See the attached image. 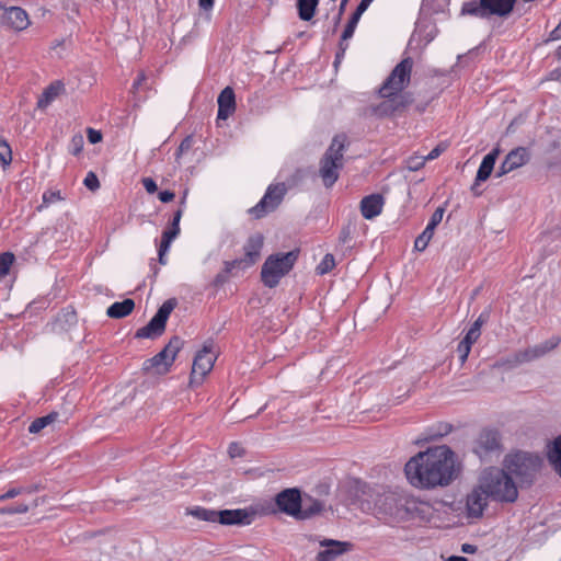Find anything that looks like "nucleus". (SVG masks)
<instances>
[{"label": "nucleus", "instance_id": "nucleus-3", "mask_svg": "<svg viewBox=\"0 0 561 561\" xmlns=\"http://www.w3.org/2000/svg\"><path fill=\"white\" fill-rule=\"evenodd\" d=\"M479 483L482 491L492 501L512 504L518 499V485L505 467L484 469L479 477Z\"/></svg>", "mask_w": 561, "mask_h": 561}, {"label": "nucleus", "instance_id": "nucleus-44", "mask_svg": "<svg viewBox=\"0 0 561 561\" xmlns=\"http://www.w3.org/2000/svg\"><path fill=\"white\" fill-rule=\"evenodd\" d=\"M490 314V309H484L477 318V320L471 324L470 329L481 332V327L489 321Z\"/></svg>", "mask_w": 561, "mask_h": 561}, {"label": "nucleus", "instance_id": "nucleus-39", "mask_svg": "<svg viewBox=\"0 0 561 561\" xmlns=\"http://www.w3.org/2000/svg\"><path fill=\"white\" fill-rule=\"evenodd\" d=\"M12 161V150L10 145L5 141L0 139V162L2 167H7Z\"/></svg>", "mask_w": 561, "mask_h": 561}, {"label": "nucleus", "instance_id": "nucleus-43", "mask_svg": "<svg viewBox=\"0 0 561 561\" xmlns=\"http://www.w3.org/2000/svg\"><path fill=\"white\" fill-rule=\"evenodd\" d=\"M83 184L88 190L92 192H95L100 187V181L96 174L92 171L88 172L83 180Z\"/></svg>", "mask_w": 561, "mask_h": 561}, {"label": "nucleus", "instance_id": "nucleus-63", "mask_svg": "<svg viewBox=\"0 0 561 561\" xmlns=\"http://www.w3.org/2000/svg\"><path fill=\"white\" fill-rule=\"evenodd\" d=\"M146 80H147V78H146L145 73L140 72L133 83V90H138L141 87L142 82H145Z\"/></svg>", "mask_w": 561, "mask_h": 561}, {"label": "nucleus", "instance_id": "nucleus-32", "mask_svg": "<svg viewBox=\"0 0 561 561\" xmlns=\"http://www.w3.org/2000/svg\"><path fill=\"white\" fill-rule=\"evenodd\" d=\"M320 0H297L296 8L298 18L301 21L309 22L313 19L317 12Z\"/></svg>", "mask_w": 561, "mask_h": 561}, {"label": "nucleus", "instance_id": "nucleus-4", "mask_svg": "<svg viewBox=\"0 0 561 561\" xmlns=\"http://www.w3.org/2000/svg\"><path fill=\"white\" fill-rule=\"evenodd\" d=\"M503 466L517 480L518 486L530 488L541 469L542 459L539 455L519 450L506 455Z\"/></svg>", "mask_w": 561, "mask_h": 561}, {"label": "nucleus", "instance_id": "nucleus-18", "mask_svg": "<svg viewBox=\"0 0 561 561\" xmlns=\"http://www.w3.org/2000/svg\"><path fill=\"white\" fill-rule=\"evenodd\" d=\"M0 22L1 25L14 31H23L30 25L28 14L21 7L5 8Z\"/></svg>", "mask_w": 561, "mask_h": 561}, {"label": "nucleus", "instance_id": "nucleus-14", "mask_svg": "<svg viewBox=\"0 0 561 561\" xmlns=\"http://www.w3.org/2000/svg\"><path fill=\"white\" fill-rule=\"evenodd\" d=\"M277 510L288 516L298 518L301 513L302 494L298 488H287L275 495Z\"/></svg>", "mask_w": 561, "mask_h": 561}, {"label": "nucleus", "instance_id": "nucleus-41", "mask_svg": "<svg viewBox=\"0 0 561 561\" xmlns=\"http://www.w3.org/2000/svg\"><path fill=\"white\" fill-rule=\"evenodd\" d=\"M248 267H250V266L248 264H245V262L243 261L242 257L224 262V270L228 274H230L234 268L245 270Z\"/></svg>", "mask_w": 561, "mask_h": 561}, {"label": "nucleus", "instance_id": "nucleus-15", "mask_svg": "<svg viewBox=\"0 0 561 561\" xmlns=\"http://www.w3.org/2000/svg\"><path fill=\"white\" fill-rule=\"evenodd\" d=\"M256 516L252 508L217 510L216 523L224 526H248Z\"/></svg>", "mask_w": 561, "mask_h": 561}, {"label": "nucleus", "instance_id": "nucleus-38", "mask_svg": "<svg viewBox=\"0 0 561 561\" xmlns=\"http://www.w3.org/2000/svg\"><path fill=\"white\" fill-rule=\"evenodd\" d=\"M334 266H335V260H334L333 254L327 253L323 256L322 261L317 266L316 271H317V274L324 275V274L331 272Z\"/></svg>", "mask_w": 561, "mask_h": 561}, {"label": "nucleus", "instance_id": "nucleus-22", "mask_svg": "<svg viewBox=\"0 0 561 561\" xmlns=\"http://www.w3.org/2000/svg\"><path fill=\"white\" fill-rule=\"evenodd\" d=\"M385 198L381 194L375 193L365 196L360 201V213L365 219H374L381 214Z\"/></svg>", "mask_w": 561, "mask_h": 561}, {"label": "nucleus", "instance_id": "nucleus-16", "mask_svg": "<svg viewBox=\"0 0 561 561\" xmlns=\"http://www.w3.org/2000/svg\"><path fill=\"white\" fill-rule=\"evenodd\" d=\"M530 160V152L526 147H517L511 150L499 167L495 178H501L523 165Z\"/></svg>", "mask_w": 561, "mask_h": 561}, {"label": "nucleus", "instance_id": "nucleus-24", "mask_svg": "<svg viewBox=\"0 0 561 561\" xmlns=\"http://www.w3.org/2000/svg\"><path fill=\"white\" fill-rule=\"evenodd\" d=\"M218 119H227L236 111V94L231 87H226L218 95Z\"/></svg>", "mask_w": 561, "mask_h": 561}, {"label": "nucleus", "instance_id": "nucleus-27", "mask_svg": "<svg viewBox=\"0 0 561 561\" xmlns=\"http://www.w3.org/2000/svg\"><path fill=\"white\" fill-rule=\"evenodd\" d=\"M323 507L324 505L322 501L313 499L309 495H306L305 497L302 496L301 513L298 514L297 520L312 518L313 516L320 514Z\"/></svg>", "mask_w": 561, "mask_h": 561}, {"label": "nucleus", "instance_id": "nucleus-6", "mask_svg": "<svg viewBox=\"0 0 561 561\" xmlns=\"http://www.w3.org/2000/svg\"><path fill=\"white\" fill-rule=\"evenodd\" d=\"M299 250L278 252L266 257L261 268V280L264 286L275 288L282 277L288 274L298 260Z\"/></svg>", "mask_w": 561, "mask_h": 561}, {"label": "nucleus", "instance_id": "nucleus-53", "mask_svg": "<svg viewBox=\"0 0 561 561\" xmlns=\"http://www.w3.org/2000/svg\"><path fill=\"white\" fill-rule=\"evenodd\" d=\"M561 342V339L559 336H552L551 339L545 341L541 343L542 350H545V355L549 353L550 351L554 350Z\"/></svg>", "mask_w": 561, "mask_h": 561}, {"label": "nucleus", "instance_id": "nucleus-64", "mask_svg": "<svg viewBox=\"0 0 561 561\" xmlns=\"http://www.w3.org/2000/svg\"><path fill=\"white\" fill-rule=\"evenodd\" d=\"M171 243L172 242H170L161 237V242H160L158 252H162V254H167L171 247Z\"/></svg>", "mask_w": 561, "mask_h": 561}, {"label": "nucleus", "instance_id": "nucleus-62", "mask_svg": "<svg viewBox=\"0 0 561 561\" xmlns=\"http://www.w3.org/2000/svg\"><path fill=\"white\" fill-rule=\"evenodd\" d=\"M560 38H561V20H560V23L549 34L550 41H558Z\"/></svg>", "mask_w": 561, "mask_h": 561}, {"label": "nucleus", "instance_id": "nucleus-54", "mask_svg": "<svg viewBox=\"0 0 561 561\" xmlns=\"http://www.w3.org/2000/svg\"><path fill=\"white\" fill-rule=\"evenodd\" d=\"M180 227L170 225V227L162 232V238L172 242L180 234Z\"/></svg>", "mask_w": 561, "mask_h": 561}, {"label": "nucleus", "instance_id": "nucleus-23", "mask_svg": "<svg viewBox=\"0 0 561 561\" xmlns=\"http://www.w3.org/2000/svg\"><path fill=\"white\" fill-rule=\"evenodd\" d=\"M78 322L77 312L72 307L61 309L50 323L51 331L61 333L69 331Z\"/></svg>", "mask_w": 561, "mask_h": 561}, {"label": "nucleus", "instance_id": "nucleus-51", "mask_svg": "<svg viewBox=\"0 0 561 561\" xmlns=\"http://www.w3.org/2000/svg\"><path fill=\"white\" fill-rule=\"evenodd\" d=\"M25 491H26L25 488L12 486L5 493L0 495V502L9 500V499H13L20 494H24Z\"/></svg>", "mask_w": 561, "mask_h": 561}, {"label": "nucleus", "instance_id": "nucleus-57", "mask_svg": "<svg viewBox=\"0 0 561 561\" xmlns=\"http://www.w3.org/2000/svg\"><path fill=\"white\" fill-rule=\"evenodd\" d=\"M142 185H144L145 190L147 191V193H149V194H153L158 191V185H157L156 181L151 178H144Z\"/></svg>", "mask_w": 561, "mask_h": 561}, {"label": "nucleus", "instance_id": "nucleus-25", "mask_svg": "<svg viewBox=\"0 0 561 561\" xmlns=\"http://www.w3.org/2000/svg\"><path fill=\"white\" fill-rule=\"evenodd\" d=\"M501 150L499 147L493 148L489 153H486L477 171L476 175V184H480L482 182H485L490 175L492 174L494 170L495 162L499 158Z\"/></svg>", "mask_w": 561, "mask_h": 561}, {"label": "nucleus", "instance_id": "nucleus-56", "mask_svg": "<svg viewBox=\"0 0 561 561\" xmlns=\"http://www.w3.org/2000/svg\"><path fill=\"white\" fill-rule=\"evenodd\" d=\"M228 273L225 272V270H222V272L218 273L213 282H211V285L216 288H219L221 287L225 283H227L228 280Z\"/></svg>", "mask_w": 561, "mask_h": 561}, {"label": "nucleus", "instance_id": "nucleus-33", "mask_svg": "<svg viewBox=\"0 0 561 561\" xmlns=\"http://www.w3.org/2000/svg\"><path fill=\"white\" fill-rule=\"evenodd\" d=\"M216 511L203 506H193L185 510V515L193 516L198 520L216 523Z\"/></svg>", "mask_w": 561, "mask_h": 561}, {"label": "nucleus", "instance_id": "nucleus-48", "mask_svg": "<svg viewBox=\"0 0 561 561\" xmlns=\"http://www.w3.org/2000/svg\"><path fill=\"white\" fill-rule=\"evenodd\" d=\"M308 175V171L305 169H296L295 172L288 179L289 185H298Z\"/></svg>", "mask_w": 561, "mask_h": 561}, {"label": "nucleus", "instance_id": "nucleus-5", "mask_svg": "<svg viewBox=\"0 0 561 561\" xmlns=\"http://www.w3.org/2000/svg\"><path fill=\"white\" fill-rule=\"evenodd\" d=\"M347 137L345 134L335 135L320 159L319 175L323 185L332 187L339 179L340 170L343 169V156L346 148Z\"/></svg>", "mask_w": 561, "mask_h": 561}, {"label": "nucleus", "instance_id": "nucleus-37", "mask_svg": "<svg viewBox=\"0 0 561 561\" xmlns=\"http://www.w3.org/2000/svg\"><path fill=\"white\" fill-rule=\"evenodd\" d=\"M14 261L15 256L12 252L0 253V278L9 274Z\"/></svg>", "mask_w": 561, "mask_h": 561}, {"label": "nucleus", "instance_id": "nucleus-29", "mask_svg": "<svg viewBox=\"0 0 561 561\" xmlns=\"http://www.w3.org/2000/svg\"><path fill=\"white\" fill-rule=\"evenodd\" d=\"M135 308V301L131 298H126L123 301H116L112 304L107 310V317L112 319H122L133 312Z\"/></svg>", "mask_w": 561, "mask_h": 561}, {"label": "nucleus", "instance_id": "nucleus-30", "mask_svg": "<svg viewBox=\"0 0 561 561\" xmlns=\"http://www.w3.org/2000/svg\"><path fill=\"white\" fill-rule=\"evenodd\" d=\"M451 430H453L451 424L438 423L437 425L430 427L426 431V433L424 434V436L419 437L415 443L421 444V443L436 440V439L442 438L443 436L449 434L451 432Z\"/></svg>", "mask_w": 561, "mask_h": 561}, {"label": "nucleus", "instance_id": "nucleus-17", "mask_svg": "<svg viewBox=\"0 0 561 561\" xmlns=\"http://www.w3.org/2000/svg\"><path fill=\"white\" fill-rule=\"evenodd\" d=\"M501 448V435L499 431L485 428L479 434L474 453L482 457L491 453L500 451Z\"/></svg>", "mask_w": 561, "mask_h": 561}, {"label": "nucleus", "instance_id": "nucleus-36", "mask_svg": "<svg viewBox=\"0 0 561 561\" xmlns=\"http://www.w3.org/2000/svg\"><path fill=\"white\" fill-rule=\"evenodd\" d=\"M38 504V499H35L31 505L25 503L11 504L0 507V515L24 514L28 512L30 507H37Z\"/></svg>", "mask_w": 561, "mask_h": 561}, {"label": "nucleus", "instance_id": "nucleus-8", "mask_svg": "<svg viewBox=\"0 0 561 561\" xmlns=\"http://www.w3.org/2000/svg\"><path fill=\"white\" fill-rule=\"evenodd\" d=\"M183 345L184 341L180 336L173 335L169 343L159 353L144 362L142 370L146 374H168Z\"/></svg>", "mask_w": 561, "mask_h": 561}, {"label": "nucleus", "instance_id": "nucleus-2", "mask_svg": "<svg viewBox=\"0 0 561 561\" xmlns=\"http://www.w3.org/2000/svg\"><path fill=\"white\" fill-rule=\"evenodd\" d=\"M357 497L363 510L373 511L377 516L404 519L409 514L404 499L392 492H379L367 483H359Z\"/></svg>", "mask_w": 561, "mask_h": 561}, {"label": "nucleus", "instance_id": "nucleus-31", "mask_svg": "<svg viewBox=\"0 0 561 561\" xmlns=\"http://www.w3.org/2000/svg\"><path fill=\"white\" fill-rule=\"evenodd\" d=\"M547 458L554 471L561 477V435L557 436L549 445Z\"/></svg>", "mask_w": 561, "mask_h": 561}, {"label": "nucleus", "instance_id": "nucleus-60", "mask_svg": "<svg viewBox=\"0 0 561 561\" xmlns=\"http://www.w3.org/2000/svg\"><path fill=\"white\" fill-rule=\"evenodd\" d=\"M344 13H345V11H341V4H339L337 14L333 18V25L331 28V34L336 33Z\"/></svg>", "mask_w": 561, "mask_h": 561}, {"label": "nucleus", "instance_id": "nucleus-9", "mask_svg": "<svg viewBox=\"0 0 561 561\" xmlns=\"http://www.w3.org/2000/svg\"><path fill=\"white\" fill-rule=\"evenodd\" d=\"M413 68V59L411 57L403 58L389 73L378 93L380 96L391 94H401L405 87L410 83L411 72Z\"/></svg>", "mask_w": 561, "mask_h": 561}, {"label": "nucleus", "instance_id": "nucleus-1", "mask_svg": "<svg viewBox=\"0 0 561 561\" xmlns=\"http://www.w3.org/2000/svg\"><path fill=\"white\" fill-rule=\"evenodd\" d=\"M460 470L456 454L447 445L420 451L404 466L408 481L420 489L446 486L458 478Z\"/></svg>", "mask_w": 561, "mask_h": 561}, {"label": "nucleus", "instance_id": "nucleus-26", "mask_svg": "<svg viewBox=\"0 0 561 561\" xmlns=\"http://www.w3.org/2000/svg\"><path fill=\"white\" fill-rule=\"evenodd\" d=\"M371 4V1L369 0H360L358 5L356 7L355 11L351 14L343 32H342V41H347L353 37L356 26L362 18V15L365 13V11L369 8Z\"/></svg>", "mask_w": 561, "mask_h": 561}, {"label": "nucleus", "instance_id": "nucleus-49", "mask_svg": "<svg viewBox=\"0 0 561 561\" xmlns=\"http://www.w3.org/2000/svg\"><path fill=\"white\" fill-rule=\"evenodd\" d=\"M193 146V136L188 135L186 136L180 144V146L176 149L175 156L179 158L184 152L188 151Z\"/></svg>", "mask_w": 561, "mask_h": 561}, {"label": "nucleus", "instance_id": "nucleus-47", "mask_svg": "<svg viewBox=\"0 0 561 561\" xmlns=\"http://www.w3.org/2000/svg\"><path fill=\"white\" fill-rule=\"evenodd\" d=\"M425 160L426 159L424 157H410L407 160V168L410 171H417L424 165Z\"/></svg>", "mask_w": 561, "mask_h": 561}, {"label": "nucleus", "instance_id": "nucleus-11", "mask_svg": "<svg viewBox=\"0 0 561 561\" xmlns=\"http://www.w3.org/2000/svg\"><path fill=\"white\" fill-rule=\"evenodd\" d=\"M214 342L208 340L204 343L203 348L198 351L194 357L192 371L190 375V386H199L205 376L213 369L216 356L213 355Z\"/></svg>", "mask_w": 561, "mask_h": 561}, {"label": "nucleus", "instance_id": "nucleus-58", "mask_svg": "<svg viewBox=\"0 0 561 561\" xmlns=\"http://www.w3.org/2000/svg\"><path fill=\"white\" fill-rule=\"evenodd\" d=\"M481 335V332L474 331L472 329H469L467 333L465 334L462 341L467 342L468 344L472 345Z\"/></svg>", "mask_w": 561, "mask_h": 561}, {"label": "nucleus", "instance_id": "nucleus-10", "mask_svg": "<svg viewBox=\"0 0 561 561\" xmlns=\"http://www.w3.org/2000/svg\"><path fill=\"white\" fill-rule=\"evenodd\" d=\"M178 301L175 298L165 300L157 310L150 321L142 328L138 329L135 333L136 339H157L165 331L167 321L176 307Z\"/></svg>", "mask_w": 561, "mask_h": 561}, {"label": "nucleus", "instance_id": "nucleus-42", "mask_svg": "<svg viewBox=\"0 0 561 561\" xmlns=\"http://www.w3.org/2000/svg\"><path fill=\"white\" fill-rule=\"evenodd\" d=\"M83 145H84L83 137L79 134L75 135L70 140L69 152L72 156H78L82 151Z\"/></svg>", "mask_w": 561, "mask_h": 561}, {"label": "nucleus", "instance_id": "nucleus-12", "mask_svg": "<svg viewBox=\"0 0 561 561\" xmlns=\"http://www.w3.org/2000/svg\"><path fill=\"white\" fill-rule=\"evenodd\" d=\"M286 191L284 183L271 184L261 201L249 209V214L255 219L265 217L270 211L275 210L279 206Z\"/></svg>", "mask_w": 561, "mask_h": 561}, {"label": "nucleus", "instance_id": "nucleus-21", "mask_svg": "<svg viewBox=\"0 0 561 561\" xmlns=\"http://www.w3.org/2000/svg\"><path fill=\"white\" fill-rule=\"evenodd\" d=\"M264 244V237L262 233H254L248 238L243 245V261L249 266L254 265L260 256H261V250Z\"/></svg>", "mask_w": 561, "mask_h": 561}, {"label": "nucleus", "instance_id": "nucleus-34", "mask_svg": "<svg viewBox=\"0 0 561 561\" xmlns=\"http://www.w3.org/2000/svg\"><path fill=\"white\" fill-rule=\"evenodd\" d=\"M542 356H545V350H542L541 345L539 344L516 353L515 358L517 363L523 364L540 358Z\"/></svg>", "mask_w": 561, "mask_h": 561}, {"label": "nucleus", "instance_id": "nucleus-7", "mask_svg": "<svg viewBox=\"0 0 561 561\" xmlns=\"http://www.w3.org/2000/svg\"><path fill=\"white\" fill-rule=\"evenodd\" d=\"M517 0H479L462 3L460 15H471L488 20L491 16L508 18L516 5Z\"/></svg>", "mask_w": 561, "mask_h": 561}, {"label": "nucleus", "instance_id": "nucleus-45", "mask_svg": "<svg viewBox=\"0 0 561 561\" xmlns=\"http://www.w3.org/2000/svg\"><path fill=\"white\" fill-rule=\"evenodd\" d=\"M471 346L472 345L468 344L467 342H465L462 340L458 343L457 353H458L459 360L461 364L466 363V360L470 354Z\"/></svg>", "mask_w": 561, "mask_h": 561}, {"label": "nucleus", "instance_id": "nucleus-13", "mask_svg": "<svg viewBox=\"0 0 561 561\" xmlns=\"http://www.w3.org/2000/svg\"><path fill=\"white\" fill-rule=\"evenodd\" d=\"M381 98L385 100L377 105L370 106L371 114L379 118L392 116L412 103L410 93H397Z\"/></svg>", "mask_w": 561, "mask_h": 561}, {"label": "nucleus", "instance_id": "nucleus-20", "mask_svg": "<svg viewBox=\"0 0 561 561\" xmlns=\"http://www.w3.org/2000/svg\"><path fill=\"white\" fill-rule=\"evenodd\" d=\"M324 549L317 554V561H334L339 556L347 552L351 543L334 539H324L320 542Z\"/></svg>", "mask_w": 561, "mask_h": 561}, {"label": "nucleus", "instance_id": "nucleus-40", "mask_svg": "<svg viewBox=\"0 0 561 561\" xmlns=\"http://www.w3.org/2000/svg\"><path fill=\"white\" fill-rule=\"evenodd\" d=\"M432 237L433 233L424 229L423 232L415 239L414 249L420 252L424 251L428 245Z\"/></svg>", "mask_w": 561, "mask_h": 561}, {"label": "nucleus", "instance_id": "nucleus-28", "mask_svg": "<svg viewBox=\"0 0 561 561\" xmlns=\"http://www.w3.org/2000/svg\"><path fill=\"white\" fill-rule=\"evenodd\" d=\"M65 85L61 81L51 82L39 95L37 108L45 110L64 91Z\"/></svg>", "mask_w": 561, "mask_h": 561}, {"label": "nucleus", "instance_id": "nucleus-61", "mask_svg": "<svg viewBox=\"0 0 561 561\" xmlns=\"http://www.w3.org/2000/svg\"><path fill=\"white\" fill-rule=\"evenodd\" d=\"M444 208L443 207H438L431 216L430 220H432V222H436V224H440L442 219H443V215H444Z\"/></svg>", "mask_w": 561, "mask_h": 561}, {"label": "nucleus", "instance_id": "nucleus-46", "mask_svg": "<svg viewBox=\"0 0 561 561\" xmlns=\"http://www.w3.org/2000/svg\"><path fill=\"white\" fill-rule=\"evenodd\" d=\"M353 232L354 226L351 222H348L347 225L342 227L339 236V241L343 244L347 243L351 240Z\"/></svg>", "mask_w": 561, "mask_h": 561}, {"label": "nucleus", "instance_id": "nucleus-59", "mask_svg": "<svg viewBox=\"0 0 561 561\" xmlns=\"http://www.w3.org/2000/svg\"><path fill=\"white\" fill-rule=\"evenodd\" d=\"M175 193L169 190L160 191L158 193V198L162 203H170L174 199Z\"/></svg>", "mask_w": 561, "mask_h": 561}, {"label": "nucleus", "instance_id": "nucleus-35", "mask_svg": "<svg viewBox=\"0 0 561 561\" xmlns=\"http://www.w3.org/2000/svg\"><path fill=\"white\" fill-rule=\"evenodd\" d=\"M59 414L58 412H50L47 415L41 416L35 419L28 426V432L31 434H37L43 428H45L47 425L51 424L58 419Z\"/></svg>", "mask_w": 561, "mask_h": 561}, {"label": "nucleus", "instance_id": "nucleus-55", "mask_svg": "<svg viewBox=\"0 0 561 561\" xmlns=\"http://www.w3.org/2000/svg\"><path fill=\"white\" fill-rule=\"evenodd\" d=\"M87 137L90 144L95 145L102 141V133L100 130L88 128Z\"/></svg>", "mask_w": 561, "mask_h": 561}, {"label": "nucleus", "instance_id": "nucleus-19", "mask_svg": "<svg viewBox=\"0 0 561 561\" xmlns=\"http://www.w3.org/2000/svg\"><path fill=\"white\" fill-rule=\"evenodd\" d=\"M489 496L482 491L481 484L477 486L467 495L466 511L467 516L471 518H480L483 515L485 507L488 506Z\"/></svg>", "mask_w": 561, "mask_h": 561}, {"label": "nucleus", "instance_id": "nucleus-52", "mask_svg": "<svg viewBox=\"0 0 561 561\" xmlns=\"http://www.w3.org/2000/svg\"><path fill=\"white\" fill-rule=\"evenodd\" d=\"M62 197L59 191H48L43 194V204L48 205L56 201H61Z\"/></svg>", "mask_w": 561, "mask_h": 561}, {"label": "nucleus", "instance_id": "nucleus-50", "mask_svg": "<svg viewBox=\"0 0 561 561\" xmlns=\"http://www.w3.org/2000/svg\"><path fill=\"white\" fill-rule=\"evenodd\" d=\"M228 454L231 458L243 457L245 454L244 448L237 442L230 443Z\"/></svg>", "mask_w": 561, "mask_h": 561}]
</instances>
